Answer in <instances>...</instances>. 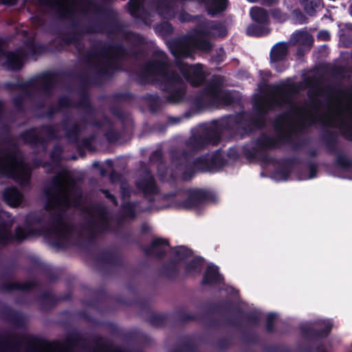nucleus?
Masks as SVG:
<instances>
[{"instance_id": "obj_20", "label": "nucleus", "mask_w": 352, "mask_h": 352, "mask_svg": "<svg viewBox=\"0 0 352 352\" xmlns=\"http://www.w3.org/2000/svg\"><path fill=\"white\" fill-rule=\"evenodd\" d=\"M175 64L184 77L192 86L199 87L205 82L206 76L201 64L190 65L182 60H177Z\"/></svg>"}, {"instance_id": "obj_46", "label": "nucleus", "mask_w": 352, "mask_h": 352, "mask_svg": "<svg viewBox=\"0 0 352 352\" xmlns=\"http://www.w3.org/2000/svg\"><path fill=\"white\" fill-rule=\"evenodd\" d=\"M300 3L307 14L313 16L320 6L321 0H300Z\"/></svg>"}, {"instance_id": "obj_27", "label": "nucleus", "mask_w": 352, "mask_h": 352, "mask_svg": "<svg viewBox=\"0 0 352 352\" xmlns=\"http://www.w3.org/2000/svg\"><path fill=\"white\" fill-rule=\"evenodd\" d=\"M70 120L71 119L69 116L63 118L60 122L62 129L65 132L66 138L71 143L77 144L80 141L81 127L80 125L76 122H73L70 126Z\"/></svg>"}, {"instance_id": "obj_43", "label": "nucleus", "mask_w": 352, "mask_h": 352, "mask_svg": "<svg viewBox=\"0 0 352 352\" xmlns=\"http://www.w3.org/2000/svg\"><path fill=\"white\" fill-rule=\"evenodd\" d=\"M142 99L148 102V109L153 113L160 111L162 109L160 97L157 94H146L142 96Z\"/></svg>"}, {"instance_id": "obj_61", "label": "nucleus", "mask_w": 352, "mask_h": 352, "mask_svg": "<svg viewBox=\"0 0 352 352\" xmlns=\"http://www.w3.org/2000/svg\"><path fill=\"white\" fill-rule=\"evenodd\" d=\"M150 77H152V76L146 72L145 66L144 65L142 70L137 73L136 82L140 85H145L148 83Z\"/></svg>"}, {"instance_id": "obj_53", "label": "nucleus", "mask_w": 352, "mask_h": 352, "mask_svg": "<svg viewBox=\"0 0 352 352\" xmlns=\"http://www.w3.org/2000/svg\"><path fill=\"white\" fill-rule=\"evenodd\" d=\"M43 214L36 212H30L25 217V223L28 227L41 225L43 223Z\"/></svg>"}, {"instance_id": "obj_16", "label": "nucleus", "mask_w": 352, "mask_h": 352, "mask_svg": "<svg viewBox=\"0 0 352 352\" xmlns=\"http://www.w3.org/2000/svg\"><path fill=\"white\" fill-rule=\"evenodd\" d=\"M216 201L217 196L214 192L203 188H196L190 190L187 197L179 201L178 206L185 210L197 209L206 201Z\"/></svg>"}, {"instance_id": "obj_52", "label": "nucleus", "mask_w": 352, "mask_h": 352, "mask_svg": "<svg viewBox=\"0 0 352 352\" xmlns=\"http://www.w3.org/2000/svg\"><path fill=\"white\" fill-rule=\"evenodd\" d=\"M339 129L342 136L346 140L352 142V116L349 122L341 120Z\"/></svg>"}, {"instance_id": "obj_44", "label": "nucleus", "mask_w": 352, "mask_h": 352, "mask_svg": "<svg viewBox=\"0 0 352 352\" xmlns=\"http://www.w3.org/2000/svg\"><path fill=\"white\" fill-rule=\"evenodd\" d=\"M171 252L175 258L179 261L190 258L193 255V251L184 245H177L171 248Z\"/></svg>"}, {"instance_id": "obj_42", "label": "nucleus", "mask_w": 352, "mask_h": 352, "mask_svg": "<svg viewBox=\"0 0 352 352\" xmlns=\"http://www.w3.org/2000/svg\"><path fill=\"white\" fill-rule=\"evenodd\" d=\"M34 231L35 230L34 229L30 228H28L26 230L21 226H17L14 229V234H12V232L10 231V243H22L28 238L29 235L32 234Z\"/></svg>"}, {"instance_id": "obj_30", "label": "nucleus", "mask_w": 352, "mask_h": 352, "mask_svg": "<svg viewBox=\"0 0 352 352\" xmlns=\"http://www.w3.org/2000/svg\"><path fill=\"white\" fill-rule=\"evenodd\" d=\"M209 36H204L198 34V27L194 30V33L188 36V43L195 49L209 52L212 49V43L207 38Z\"/></svg>"}, {"instance_id": "obj_34", "label": "nucleus", "mask_w": 352, "mask_h": 352, "mask_svg": "<svg viewBox=\"0 0 352 352\" xmlns=\"http://www.w3.org/2000/svg\"><path fill=\"white\" fill-rule=\"evenodd\" d=\"M289 50L287 43L285 42H279L275 44L271 49L270 58L271 63H278L286 59L288 55Z\"/></svg>"}, {"instance_id": "obj_39", "label": "nucleus", "mask_w": 352, "mask_h": 352, "mask_svg": "<svg viewBox=\"0 0 352 352\" xmlns=\"http://www.w3.org/2000/svg\"><path fill=\"white\" fill-rule=\"evenodd\" d=\"M75 107L78 109H82L88 115L93 116L94 114V108L93 107L90 96L87 91H82L79 100L76 102Z\"/></svg>"}, {"instance_id": "obj_32", "label": "nucleus", "mask_w": 352, "mask_h": 352, "mask_svg": "<svg viewBox=\"0 0 352 352\" xmlns=\"http://www.w3.org/2000/svg\"><path fill=\"white\" fill-rule=\"evenodd\" d=\"M98 261L102 264L113 267H120L122 265V258L118 253L109 250L100 252L97 257Z\"/></svg>"}, {"instance_id": "obj_33", "label": "nucleus", "mask_w": 352, "mask_h": 352, "mask_svg": "<svg viewBox=\"0 0 352 352\" xmlns=\"http://www.w3.org/2000/svg\"><path fill=\"white\" fill-rule=\"evenodd\" d=\"M204 264V259L200 256L193 257L190 261L187 262L184 266V276H197L202 272Z\"/></svg>"}, {"instance_id": "obj_1", "label": "nucleus", "mask_w": 352, "mask_h": 352, "mask_svg": "<svg viewBox=\"0 0 352 352\" xmlns=\"http://www.w3.org/2000/svg\"><path fill=\"white\" fill-rule=\"evenodd\" d=\"M274 91L279 96V100L275 101L277 106L288 104L290 109L275 118L274 128L277 133L276 138L265 133H261L255 140L254 146L252 148H243V153L248 160L255 159L261 151H273L280 148L282 144L289 143L296 131L292 124L291 114L298 115L300 111H305V107H299L293 101V96L300 91L298 84L287 82L277 85Z\"/></svg>"}, {"instance_id": "obj_8", "label": "nucleus", "mask_w": 352, "mask_h": 352, "mask_svg": "<svg viewBox=\"0 0 352 352\" xmlns=\"http://www.w3.org/2000/svg\"><path fill=\"white\" fill-rule=\"evenodd\" d=\"M50 222V226L43 229L44 234L47 236H54L53 243L55 247L65 248L68 238L74 230V226L65 221L61 212L51 213Z\"/></svg>"}, {"instance_id": "obj_37", "label": "nucleus", "mask_w": 352, "mask_h": 352, "mask_svg": "<svg viewBox=\"0 0 352 352\" xmlns=\"http://www.w3.org/2000/svg\"><path fill=\"white\" fill-rule=\"evenodd\" d=\"M250 14L252 19L256 23L269 25L270 16L267 10L255 6L251 8Z\"/></svg>"}, {"instance_id": "obj_38", "label": "nucleus", "mask_w": 352, "mask_h": 352, "mask_svg": "<svg viewBox=\"0 0 352 352\" xmlns=\"http://www.w3.org/2000/svg\"><path fill=\"white\" fill-rule=\"evenodd\" d=\"M227 163L221 149L215 151L211 155L208 154V166L210 171L224 167Z\"/></svg>"}, {"instance_id": "obj_57", "label": "nucleus", "mask_w": 352, "mask_h": 352, "mask_svg": "<svg viewBox=\"0 0 352 352\" xmlns=\"http://www.w3.org/2000/svg\"><path fill=\"white\" fill-rule=\"evenodd\" d=\"M174 30L172 24L168 21L161 23L155 27V31L162 37L168 36L173 34Z\"/></svg>"}, {"instance_id": "obj_22", "label": "nucleus", "mask_w": 352, "mask_h": 352, "mask_svg": "<svg viewBox=\"0 0 352 352\" xmlns=\"http://www.w3.org/2000/svg\"><path fill=\"white\" fill-rule=\"evenodd\" d=\"M136 188L142 192L144 197L146 198L149 203L155 201L154 195L159 192V188L154 176L147 170L144 177L139 179L135 182Z\"/></svg>"}, {"instance_id": "obj_54", "label": "nucleus", "mask_w": 352, "mask_h": 352, "mask_svg": "<svg viewBox=\"0 0 352 352\" xmlns=\"http://www.w3.org/2000/svg\"><path fill=\"white\" fill-rule=\"evenodd\" d=\"M25 46L30 54L32 55H41L46 50V47L39 43L28 41L25 43Z\"/></svg>"}, {"instance_id": "obj_50", "label": "nucleus", "mask_w": 352, "mask_h": 352, "mask_svg": "<svg viewBox=\"0 0 352 352\" xmlns=\"http://www.w3.org/2000/svg\"><path fill=\"white\" fill-rule=\"evenodd\" d=\"M39 130L46 134L49 140H58V129L57 124H41Z\"/></svg>"}, {"instance_id": "obj_62", "label": "nucleus", "mask_w": 352, "mask_h": 352, "mask_svg": "<svg viewBox=\"0 0 352 352\" xmlns=\"http://www.w3.org/2000/svg\"><path fill=\"white\" fill-rule=\"evenodd\" d=\"M104 136L108 142L115 143L120 139V134L118 130L110 128L105 132Z\"/></svg>"}, {"instance_id": "obj_4", "label": "nucleus", "mask_w": 352, "mask_h": 352, "mask_svg": "<svg viewBox=\"0 0 352 352\" xmlns=\"http://www.w3.org/2000/svg\"><path fill=\"white\" fill-rule=\"evenodd\" d=\"M78 341L74 337L64 342H50L36 338L21 341L0 336V352H76Z\"/></svg>"}, {"instance_id": "obj_47", "label": "nucleus", "mask_w": 352, "mask_h": 352, "mask_svg": "<svg viewBox=\"0 0 352 352\" xmlns=\"http://www.w3.org/2000/svg\"><path fill=\"white\" fill-rule=\"evenodd\" d=\"M123 38L136 47L143 45L146 43L145 38L142 35L132 31L124 32Z\"/></svg>"}, {"instance_id": "obj_48", "label": "nucleus", "mask_w": 352, "mask_h": 352, "mask_svg": "<svg viewBox=\"0 0 352 352\" xmlns=\"http://www.w3.org/2000/svg\"><path fill=\"white\" fill-rule=\"evenodd\" d=\"M136 207L137 203L135 201H127L122 202L121 204V210L124 217L131 219H135Z\"/></svg>"}, {"instance_id": "obj_64", "label": "nucleus", "mask_w": 352, "mask_h": 352, "mask_svg": "<svg viewBox=\"0 0 352 352\" xmlns=\"http://www.w3.org/2000/svg\"><path fill=\"white\" fill-rule=\"evenodd\" d=\"M77 79L81 85L82 91H87V88L91 85V80L87 75L85 73L79 74L77 76Z\"/></svg>"}, {"instance_id": "obj_59", "label": "nucleus", "mask_w": 352, "mask_h": 352, "mask_svg": "<svg viewBox=\"0 0 352 352\" xmlns=\"http://www.w3.org/2000/svg\"><path fill=\"white\" fill-rule=\"evenodd\" d=\"M26 97L24 94H20L12 98V103L18 112L23 113L25 111L24 98Z\"/></svg>"}, {"instance_id": "obj_12", "label": "nucleus", "mask_w": 352, "mask_h": 352, "mask_svg": "<svg viewBox=\"0 0 352 352\" xmlns=\"http://www.w3.org/2000/svg\"><path fill=\"white\" fill-rule=\"evenodd\" d=\"M194 154L191 151L185 149H173L170 151V157L177 170H182V179L190 181L197 174L193 161Z\"/></svg>"}, {"instance_id": "obj_9", "label": "nucleus", "mask_w": 352, "mask_h": 352, "mask_svg": "<svg viewBox=\"0 0 352 352\" xmlns=\"http://www.w3.org/2000/svg\"><path fill=\"white\" fill-rule=\"evenodd\" d=\"M198 107L216 106L220 103L231 105L235 102L234 97L231 92L227 91L221 94V85L217 82H211L203 89L201 95L195 100Z\"/></svg>"}, {"instance_id": "obj_18", "label": "nucleus", "mask_w": 352, "mask_h": 352, "mask_svg": "<svg viewBox=\"0 0 352 352\" xmlns=\"http://www.w3.org/2000/svg\"><path fill=\"white\" fill-rule=\"evenodd\" d=\"M21 266L16 259H12L0 270V286H37L36 281L28 280L25 283L14 281Z\"/></svg>"}, {"instance_id": "obj_15", "label": "nucleus", "mask_w": 352, "mask_h": 352, "mask_svg": "<svg viewBox=\"0 0 352 352\" xmlns=\"http://www.w3.org/2000/svg\"><path fill=\"white\" fill-rule=\"evenodd\" d=\"M322 140L325 143L328 153L336 155V164L344 170H351L352 168V159L348 157L338 148L336 133L333 131H327L322 135Z\"/></svg>"}, {"instance_id": "obj_36", "label": "nucleus", "mask_w": 352, "mask_h": 352, "mask_svg": "<svg viewBox=\"0 0 352 352\" xmlns=\"http://www.w3.org/2000/svg\"><path fill=\"white\" fill-rule=\"evenodd\" d=\"M290 41L293 45L299 44L310 49L314 44V40L312 35L309 32L298 31L292 34Z\"/></svg>"}, {"instance_id": "obj_21", "label": "nucleus", "mask_w": 352, "mask_h": 352, "mask_svg": "<svg viewBox=\"0 0 352 352\" xmlns=\"http://www.w3.org/2000/svg\"><path fill=\"white\" fill-rule=\"evenodd\" d=\"M3 40H5L3 38ZM4 45L2 47L0 52V55L6 56V61L3 63V67L8 71H19L23 66V60L28 58L27 52L22 48L16 49L14 51L5 52L3 47L6 46V41Z\"/></svg>"}, {"instance_id": "obj_19", "label": "nucleus", "mask_w": 352, "mask_h": 352, "mask_svg": "<svg viewBox=\"0 0 352 352\" xmlns=\"http://www.w3.org/2000/svg\"><path fill=\"white\" fill-rule=\"evenodd\" d=\"M92 209L99 219H91L89 221V227L91 230L90 234L91 239L94 238L95 230L98 233L109 232L111 230V221L107 206L100 204H97L92 207Z\"/></svg>"}, {"instance_id": "obj_31", "label": "nucleus", "mask_w": 352, "mask_h": 352, "mask_svg": "<svg viewBox=\"0 0 352 352\" xmlns=\"http://www.w3.org/2000/svg\"><path fill=\"white\" fill-rule=\"evenodd\" d=\"M5 203L10 207H18L22 202L23 196L18 188L14 186L6 188L2 193Z\"/></svg>"}, {"instance_id": "obj_60", "label": "nucleus", "mask_w": 352, "mask_h": 352, "mask_svg": "<svg viewBox=\"0 0 352 352\" xmlns=\"http://www.w3.org/2000/svg\"><path fill=\"white\" fill-rule=\"evenodd\" d=\"M74 102L72 99L68 96H61L57 100V107L60 111L63 109L72 107Z\"/></svg>"}, {"instance_id": "obj_51", "label": "nucleus", "mask_w": 352, "mask_h": 352, "mask_svg": "<svg viewBox=\"0 0 352 352\" xmlns=\"http://www.w3.org/2000/svg\"><path fill=\"white\" fill-rule=\"evenodd\" d=\"M194 165L197 173L210 171L208 166V154L202 155L193 159Z\"/></svg>"}, {"instance_id": "obj_55", "label": "nucleus", "mask_w": 352, "mask_h": 352, "mask_svg": "<svg viewBox=\"0 0 352 352\" xmlns=\"http://www.w3.org/2000/svg\"><path fill=\"white\" fill-rule=\"evenodd\" d=\"M113 102H130L135 99V95L131 92H116L109 96Z\"/></svg>"}, {"instance_id": "obj_41", "label": "nucleus", "mask_w": 352, "mask_h": 352, "mask_svg": "<svg viewBox=\"0 0 352 352\" xmlns=\"http://www.w3.org/2000/svg\"><path fill=\"white\" fill-rule=\"evenodd\" d=\"M157 13L165 19H172L177 14V9L172 4L167 2H161L157 7Z\"/></svg>"}, {"instance_id": "obj_5", "label": "nucleus", "mask_w": 352, "mask_h": 352, "mask_svg": "<svg viewBox=\"0 0 352 352\" xmlns=\"http://www.w3.org/2000/svg\"><path fill=\"white\" fill-rule=\"evenodd\" d=\"M63 76L70 78L72 75L69 72L47 70L26 81L6 82L3 84V88L10 91L21 89L23 94L27 97L31 96L30 89H32L35 92L41 93L44 96L50 98L57 82H60Z\"/></svg>"}, {"instance_id": "obj_49", "label": "nucleus", "mask_w": 352, "mask_h": 352, "mask_svg": "<svg viewBox=\"0 0 352 352\" xmlns=\"http://www.w3.org/2000/svg\"><path fill=\"white\" fill-rule=\"evenodd\" d=\"M90 352H126L120 347H114L106 343L104 340H100Z\"/></svg>"}, {"instance_id": "obj_35", "label": "nucleus", "mask_w": 352, "mask_h": 352, "mask_svg": "<svg viewBox=\"0 0 352 352\" xmlns=\"http://www.w3.org/2000/svg\"><path fill=\"white\" fill-rule=\"evenodd\" d=\"M300 163V160L297 157H289L285 159L276 170V174L284 180L287 181L292 173V168Z\"/></svg>"}, {"instance_id": "obj_23", "label": "nucleus", "mask_w": 352, "mask_h": 352, "mask_svg": "<svg viewBox=\"0 0 352 352\" xmlns=\"http://www.w3.org/2000/svg\"><path fill=\"white\" fill-rule=\"evenodd\" d=\"M201 286H229L220 267L213 263L207 265L202 276Z\"/></svg>"}, {"instance_id": "obj_7", "label": "nucleus", "mask_w": 352, "mask_h": 352, "mask_svg": "<svg viewBox=\"0 0 352 352\" xmlns=\"http://www.w3.org/2000/svg\"><path fill=\"white\" fill-rule=\"evenodd\" d=\"M63 175L69 176V173L63 170L53 176L51 179L50 186L45 191L47 197L45 209L47 211L54 209L55 206L60 208L61 206L66 207L69 204V198L64 185Z\"/></svg>"}, {"instance_id": "obj_2", "label": "nucleus", "mask_w": 352, "mask_h": 352, "mask_svg": "<svg viewBox=\"0 0 352 352\" xmlns=\"http://www.w3.org/2000/svg\"><path fill=\"white\" fill-rule=\"evenodd\" d=\"M245 116L244 113L231 114L219 121L214 120L212 126L205 127L201 133L193 134L186 142V146L194 151H200L210 144L217 146L224 131L234 132V129L239 126L243 129L245 134H248L252 129Z\"/></svg>"}, {"instance_id": "obj_11", "label": "nucleus", "mask_w": 352, "mask_h": 352, "mask_svg": "<svg viewBox=\"0 0 352 352\" xmlns=\"http://www.w3.org/2000/svg\"><path fill=\"white\" fill-rule=\"evenodd\" d=\"M155 54L160 56V58H153L147 61L144 64L146 72L152 77H160L162 79L161 82L179 80L180 76L177 73L169 70L166 54L162 51L156 52Z\"/></svg>"}, {"instance_id": "obj_10", "label": "nucleus", "mask_w": 352, "mask_h": 352, "mask_svg": "<svg viewBox=\"0 0 352 352\" xmlns=\"http://www.w3.org/2000/svg\"><path fill=\"white\" fill-rule=\"evenodd\" d=\"M254 109L256 111L257 114L254 116H252L246 111H241L236 114L244 113L245 118L248 120V124L251 126L252 131L248 134H245L244 131L241 126H239L234 129V133L239 134L241 138L246 136H250L254 131L258 129H261L265 126V116L268 113L270 110L273 107L272 102L265 101L263 100H258L254 102Z\"/></svg>"}, {"instance_id": "obj_29", "label": "nucleus", "mask_w": 352, "mask_h": 352, "mask_svg": "<svg viewBox=\"0 0 352 352\" xmlns=\"http://www.w3.org/2000/svg\"><path fill=\"white\" fill-rule=\"evenodd\" d=\"M188 43V37H178L171 38L167 41L168 47L170 53L175 57L176 61L179 60L180 56H186V47Z\"/></svg>"}, {"instance_id": "obj_56", "label": "nucleus", "mask_w": 352, "mask_h": 352, "mask_svg": "<svg viewBox=\"0 0 352 352\" xmlns=\"http://www.w3.org/2000/svg\"><path fill=\"white\" fill-rule=\"evenodd\" d=\"M63 153V148L62 145L60 143L55 144L50 155L51 161L56 164H60L62 161Z\"/></svg>"}, {"instance_id": "obj_45", "label": "nucleus", "mask_w": 352, "mask_h": 352, "mask_svg": "<svg viewBox=\"0 0 352 352\" xmlns=\"http://www.w3.org/2000/svg\"><path fill=\"white\" fill-rule=\"evenodd\" d=\"M267 26L258 23L250 24L246 30L247 34L257 37L267 35L270 32V29Z\"/></svg>"}, {"instance_id": "obj_24", "label": "nucleus", "mask_w": 352, "mask_h": 352, "mask_svg": "<svg viewBox=\"0 0 352 352\" xmlns=\"http://www.w3.org/2000/svg\"><path fill=\"white\" fill-rule=\"evenodd\" d=\"M198 34L204 36H212L223 38L228 35L226 25L220 21L204 20L198 23Z\"/></svg>"}, {"instance_id": "obj_28", "label": "nucleus", "mask_w": 352, "mask_h": 352, "mask_svg": "<svg viewBox=\"0 0 352 352\" xmlns=\"http://www.w3.org/2000/svg\"><path fill=\"white\" fill-rule=\"evenodd\" d=\"M159 272L162 276L171 280H177L182 276L179 263L175 258H170L164 263Z\"/></svg>"}, {"instance_id": "obj_13", "label": "nucleus", "mask_w": 352, "mask_h": 352, "mask_svg": "<svg viewBox=\"0 0 352 352\" xmlns=\"http://www.w3.org/2000/svg\"><path fill=\"white\" fill-rule=\"evenodd\" d=\"M74 10L72 8V13L70 14V19H65L71 21L70 28L72 30L67 34L70 35L74 41L76 48L78 52L84 47L82 43L83 36L86 34H92L101 32L102 25L100 23H91L88 25L80 26L79 23L74 17Z\"/></svg>"}, {"instance_id": "obj_17", "label": "nucleus", "mask_w": 352, "mask_h": 352, "mask_svg": "<svg viewBox=\"0 0 352 352\" xmlns=\"http://www.w3.org/2000/svg\"><path fill=\"white\" fill-rule=\"evenodd\" d=\"M160 89L167 94L165 96L167 103L179 104L184 101L186 86L181 77L176 81L168 80L166 82H161Z\"/></svg>"}, {"instance_id": "obj_25", "label": "nucleus", "mask_w": 352, "mask_h": 352, "mask_svg": "<svg viewBox=\"0 0 352 352\" xmlns=\"http://www.w3.org/2000/svg\"><path fill=\"white\" fill-rule=\"evenodd\" d=\"M164 247H170L168 239L162 237L154 238L150 245L143 248V252L146 256H153L157 258L162 259L166 254Z\"/></svg>"}, {"instance_id": "obj_6", "label": "nucleus", "mask_w": 352, "mask_h": 352, "mask_svg": "<svg viewBox=\"0 0 352 352\" xmlns=\"http://www.w3.org/2000/svg\"><path fill=\"white\" fill-rule=\"evenodd\" d=\"M102 56L109 54L112 58L93 65L94 72L99 77H112L116 72L124 71L121 62L128 58H138L142 54L141 50L126 48L121 43H112L102 47L99 50Z\"/></svg>"}, {"instance_id": "obj_40", "label": "nucleus", "mask_w": 352, "mask_h": 352, "mask_svg": "<svg viewBox=\"0 0 352 352\" xmlns=\"http://www.w3.org/2000/svg\"><path fill=\"white\" fill-rule=\"evenodd\" d=\"M145 0H129L127 3L128 10L132 17L136 19H143L144 8L143 3Z\"/></svg>"}, {"instance_id": "obj_3", "label": "nucleus", "mask_w": 352, "mask_h": 352, "mask_svg": "<svg viewBox=\"0 0 352 352\" xmlns=\"http://www.w3.org/2000/svg\"><path fill=\"white\" fill-rule=\"evenodd\" d=\"M3 142L14 148H6L1 150L3 156L0 159V174L12 179L20 186L30 184L31 170L25 164L22 157L18 156L19 149L14 137L11 135V127L8 124L0 126Z\"/></svg>"}, {"instance_id": "obj_63", "label": "nucleus", "mask_w": 352, "mask_h": 352, "mask_svg": "<svg viewBox=\"0 0 352 352\" xmlns=\"http://www.w3.org/2000/svg\"><path fill=\"white\" fill-rule=\"evenodd\" d=\"M120 194L122 199L131 197L132 190L127 182H122L120 184Z\"/></svg>"}, {"instance_id": "obj_58", "label": "nucleus", "mask_w": 352, "mask_h": 352, "mask_svg": "<svg viewBox=\"0 0 352 352\" xmlns=\"http://www.w3.org/2000/svg\"><path fill=\"white\" fill-rule=\"evenodd\" d=\"M10 243V230L5 222L0 223V245H7Z\"/></svg>"}, {"instance_id": "obj_14", "label": "nucleus", "mask_w": 352, "mask_h": 352, "mask_svg": "<svg viewBox=\"0 0 352 352\" xmlns=\"http://www.w3.org/2000/svg\"><path fill=\"white\" fill-rule=\"evenodd\" d=\"M25 271L31 276V280L36 281L38 286H42L38 283V277L44 278L50 284L54 283L60 278V273L56 269L36 259L31 261L30 265Z\"/></svg>"}, {"instance_id": "obj_26", "label": "nucleus", "mask_w": 352, "mask_h": 352, "mask_svg": "<svg viewBox=\"0 0 352 352\" xmlns=\"http://www.w3.org/2000/svg\"><path fill=\"white\" fill-rule=\"evenodd\" d=\"M19 138L25 144L30 145L32 147L42 146L45 149L47 147V140L38 133L36 127H31L21 132Z\"/></svg>"}]
</instances>
